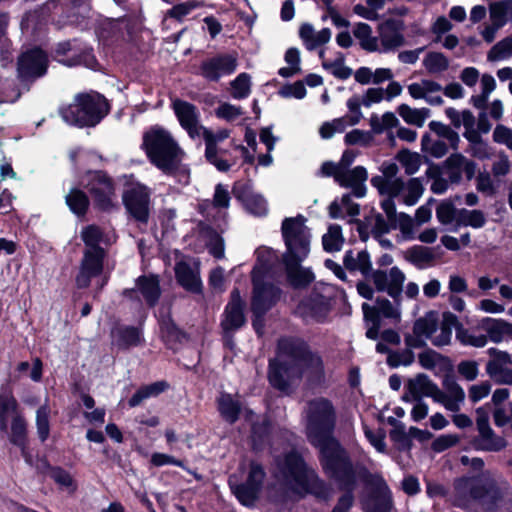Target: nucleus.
I'll use <instances>...</instances> for the list:
<instances>
[{
  "instance_id": "1",
  "label": "nucleus",
  "mask_w": 512,
  "mask_h": 512,
  "mask_svg": "<svg viewBox=\"0 0 512 512\" xmlns=\"http://www.w3.org/2000/svg\"><path fill=\"white\" fill-rule=\"evenodd\" d=\"M336 410L325 397L309 402L306 435L309 443L319 450L321 467L353 461L348 451L333 436L336 426Z\"/></svg>"
},
{
  "instance_id": "34",
  "label": "nucleus",
  "mask_w": 512,
  "mask_h": 512,
  "mask_svg": "<svg viewBox=\"0 0 512 512\" xmlns=\"http://www.w3.org/2000/svg\"><path fill=\"white\" fill-rule=\"evenodd\" d=\"M397 112L407 124L422 127L425 119L429 116L430 110L428 108L413 109L403 103L398 106Z\"/></svg>"
},
{
  "instance_id": "21",
  "label": "nucleus",
  "mask_w": 512,
  "mask_h": 512,
  "mask_svg": "<svg viewBox=\"0 0 512 512\" xmlns=\"http://www.w3.org/2000/svg\"><path fill=\"white\" fill-rule=\"evenodd\" d=\"M406 388L414 400H420L422 396L431 397L438 403H443L446 400V394L424 373H419L414 379H409Z\"/></svg>"
},
{
  "instance_id": "2",
  "label": "nucleus",
  "mask_w": 512,
  "mask_h": 512,
  "mask_svg": "<svg viewBox=\"0 0 512 512\" xmlns=\"http://www.w3.org/2000/svg\"><path fill=\"white\" fill-rule=\"evenodd\" d=\"M306 218L302 214L286 217L281 224L282 239L286 250L283 253L284 273L287 282L294 289L307 288L315 280L310 268L302 262L310 253L311 234L305 226Z\"/></svg>"
},
{
  "instance_id": "40",
  "label": "nucleus",
  "mask_w": 512,
  "mask_h": 512,
  "mask_svg": "<svg viewBox=\"0 0 512 512\" xmlns=\"http://www.w3.org/2000/svg\"><path fill=\"white\" fill-rule=\"evenodd\" d=\"M345 56L342 52H337V57L334 61H322V67L325 70H331L334 77L346 80L352 75V69L345 66Z\"/></svg>"
},
{
  "instance_id": "30",
  "label": "nucleus",
  "mask_w": 512,
  "mask_h": 512,
  "mask_svg": "<svg viewBox=\"0 0 512 512\" xmlns=\"http://www.w3.org/2000/svg\"><path fill=\"white\" fill-rule=\"evenodd\" d=\"M286 371L281 361L270 360L268 380L270 385L282 393L291 392V384L285 375Z\"/></svg>"
},
{
  "instance_id": "26",
  "label": "nucleus",
  "mask_w": 512,
  "mask_h": 512,
  "mask_svg": "<svg viewBox=\"0 0 512 512\" xmlns=\"http://www.w3.org/2000/svg\"><path fill=\"white\" fill-rule=\"evenodd\" d=\"M49 19L48 7H40L26 13L21 21V30L29 37H36L47 26Z\"/></svg>"
},
{
  "instance_id": "42",
  "label": "nucleus",
  "mask_w": 512,
  "mask_h": 512,
  "mask_svg": "<svg viewBox=\"0 0 512 512\" xmlns=\"http://www.w3.org/2000/svg\"><path fill=\"white\" fill-rule=\"evenodd\" d=\"M405 258L413 265L421 267V263L432 262L435 259V255L430 247L414 245L408 249Z\"/></svg>"
},
{
  "instance_id": "8",
  "label": "nucleus",
  "mask_w": 512,
  "mask_h": 512,
  "mask_svg": "<svg viewBox=\"0 0 512 512\" xmlns=\"http://www.w3.org/2000/svg\"><path fill=\"white\" fill-rule=\"evenodd\" d=\"M81 238L86 249L75 281L78 288H86L93 279L101 276L105 251L99 246L103 241V233L98 226L88 225L83 228Z\"/></svg>"
},
{
  "instance_id": "41",
  "label": "nucleus",
  "mask_w": 512,
  "mask_h": 512,
  "mask_svg": "<svg viewBox=\"0 0 512 512\" xmlns=\"http://www.w3.org/2000/svg\"><path fill=\"white\" fill-rule=\"evenodd\" d=\"M423 65L430 74H437L449 68V60L442 52H429L423 60Z\"/></svg>"
},
{
  "instance_id": "56",
  "label": "nucleus",
  "mask_w": 512,
  "mask_h": 512,
  "mask_svg": "<svg viewBox=\"0 0 512 512\" xmlns=\"http://www.w3.org/2000/svg\"><path fill=\"white\" fill-rule=\"evenodd\" d=\"M456 338L460 341L462 345L465 346H473L476 348H482L487 344V336L486 335H472L469 331L463 327L457 328Z\"/></svg>"
},
{
  "instance_id": "50",
  "label": "nucleus",
  "mask_w": 512,
  "mask_h": 512,
  "mask_svg": "<svg viewBox=\"0 0 512 512\" xmlns=\"http://www.w3.org/2000/svg\"><path fill=\"white\" fill-rule=\"evenodd\" d=\"M389 437L399 451H409L413 446L412 437L409 432H406L405 425H399L397 429H391Z\"/></svg>"
},
{
  "instance_id": "19",
  "label": "nucleus",
  "mask_w": 512,
  "mask_h": 512,
  "mask_svg": "<svg viewBox=\"0 0 512 512\" xmlns=\"http://www.w3.org/2000/svg\"><path fill=\"white\" fill-rule=\"evenodd\" d=\"M284 275L283 254L267 246H258V277L278 280Z\"/></svg>"
},
{
  "instance_id": "49",
  "label": "nucleus",
  "mask_w": 512,
  "mask_h": 512,
  "mask_svg": "<svg viewBox=\"0 0 512 512\" xmlns=\"http://www.w3.org/2000/svg\"><path fill=\"white\" fill-rule=\"evenodd\" d=\"M512 56V37L508 36L497 42L488 52L489 61H497Z\"/></svg>"
},
{
  "instance_id": "18",
  "label": "nucleus",
  "mask_w": 512,
  "mask_h": 512,
  "mask_svg": "<svg viewBox=\"0 0 512 512\" xmlns=\"http://www.w3.org/2000/svg\"><path fill=\"white\" fill-rule=\"evenodd\" d=\"M331 311V304L322 294L305 297L296 306L295 314L302 319L311 318L317 323H323Z\"/></svg>"
},
{
  "instance_id": "44",
  "label": "nucleus",
  "mask_w": 512,
  "mask_h": 512,
  "mask_svg": "<svg viewBox=\"0 0 512 512\" xmlns=\"http://www.w3.org/2000/svg\"><path fill=\"white\" fill-rule=\"evenodd\" d=\"M486 373L499 385H512V369L500 367L495 362H487Z\"/></svg>"
},
{
  "instance_id": "63",
  "label": "nucleus",
  "mask_w": 512,
  "mask_h": 512,
  "mask_svg": "<svg viewBox=\"0 0 512 512\" xmlns=\"http://www.w3.org/2000/svg\"><path fill=\"white\" fill-rule=\"evenodd\" d=\"M242 114V110L239 106H235L229 103H222L215 109V115L226 121H233Z\"/></svg>"
},
{
  "instance_id": "53",
  "label": "nucleus",
  "mask_w": 512,
  "mask_h": 512,
  "mask_svg": "<svg viewBox=\"0 0 512 512\" xmlns=\"http://www.w3.org/2000/svg\"><path fill=\"white\" fill-rule=\"evenodd\" d=\"M367 178L368 173L366 168L363 166H356L351 170H343V178L340 186L348 188L349 185L365 183Z\"/></svg>"
},
{
  "instance_id": "48",
  "label": "nucleus",
  "mask_w": 512,
  "mask_h": 512,
  "mask_svg": "<svg viewBox=\"0 0 512 512\" xmlns=\"http://www.w3.org/2000/svg\"><path fill=\"white\" fill-rule=\"evenodd\" d=\"M389 275L390 283L384 292H387L390 297L397 300L402 292L405 274L397 266H394L390 269Z\"/></svg>"
},
{
  "instance_id": "5",
  "label": "nucleus",
  "mask_w": 512,
  "mask_h": 512,
  "mask_svg": "<svg viewBox=\"0 0 512 512\" xmlns=\"http://www.w3.org/2000/svg\"><path fill=\"white\" fill-rule=\"evenodd\" d=\"M328 479L334 481L343 494L338 498L331 512H349L354 504V491L358 481L374 485L376 477L364 465L353 461L321 467Z\"/></svg>"
},
{
  "instance_id": "46",
  "label": "nucleus",
  "mask_w": 512,
  "mask_h": 512,
  "mask_svg": "<svg viewBox=\"0 0 512 512\" xmlns=\"http://www.w3.org/2000/svg\"><path fill=\"white\" fill-rule=\"evenodd\" d=\"M442 90L441 85L433 80L423 79L422 84L412 83L408 86L409 94L414 99H424L426 93H433Z\"/></svg>"
},
{
  "instance_id": "14",
  "label": "nucleus",
  "mask_w": 512,
  "mask_h": 512,
  "mask_svg": "<svg viewBox=\"0 0 512 512\" xmlns=\"http://www.w3.org/2000/svg\"><path fill=\"white\" fill-rule=\"evenodd\" d=\"M171 108L180 126L187 132L190 138L201 137L203 126L200 123V112L194 104L176 98L172 100Z\"/></svg>"
},
{
  "instance_id": "58",
  "label": "nucleus",
  "mask_w": 512,
  "mask_h": 512,
  "mask_svg": "<svg viewBox=\"0 0 512 512\" xmlns=\"http://www.w3.org/2000/svg\"><path fill=\"white\" fill-rule=\"evenodd\" d=\"M408 193L403 197V203L407 206L415 205L424 192V187L419 178H411L407 184Z\"/></svg>"
},
{
  "instance_id": "17",
  "label": "nucleus",
  "mask_w": 512,
  "mask_h": 512,
  "mask_svg": "<svg viewBox=\"0 0 512 512\" xmlns=\"http://www.w3.org/2000/svg\"><path fill=\"white\" fill-rule=\"evenodd\" d=\"M283 296V290L276 284L258 277V338L263 335L264 316L275 307Z\"/></svg>"
},
{
  "instance_id": "57",
  "label": "nucleus",
  "mask_w": 512,
  "mask_h": 512,
  "mask_svg": "<svg viewBox=\"0 0 512 512\" xmlns=\"http://www.w3.org/2000/svg\"><path fill=\"white\" fill-rule=\"evenodd\" d=\"M200 5L196 0L186 1L180 4L173 6L166 13V17L173 18L177 21H182L187 15H189L193 10L198 8Z\"/></svg>"
},
{
  "instance_id": "24",
  "label": "nucleus",
  "mask_w": 512,
  "mask_h": 512,
  "mask_svg": "<svg viewBox=\"0 0 512 512\" xmlns=\"http://www.w3.org/2000/svg\"><path fill=\"white\" fill-rule=\"evenodd\" d=\"M216 402L221 417L230 424L238 420L241 411L244 409V404L238 394L232 395L221 392Z\"/></svg>"
},
{
  "instance_id": "47",
  "label": "nucleus",
  "mask_w": 512,
  "mask_h": 512,
  "mask_svg": "<svg viewBox=\"0 0 512 512\" xmlns=\"http://www.w3.org/2000/svg\"><path fill=\"white\" fill-rule=\"evenodd\" d=\"M230 85L232 97L234 99H244L251 92V77L247 73H241Z\"/></svg>"
},
{
  "instance_id": "31",
  "label": "nucleus",
  "mask_w": 512,
  "mask_h": 512,
  "mask_svg": "<svg viewBox=\"0 0 512 512\" xmlns=\"http://www.w3.org/2000/svg\"><path fill=\"white\" fill-rule=\"evenodd\" d=\"M259 141L265 145L267 152L258 154V166L268 167L273 163L271 152L274 150L276 142L279 140L272 133V126L262 127L258 132Z\"/></svg>"
},
{
  "instance_id": "15",
  "label": "nucleus",
  "mask_w": 512,
  "mask_h": 512,
  "mask_svg": "<svg viewBox=\"0 0 512 512\" xmlns=\"http://www.w3.org/2000/svg\"><path fill=\"white\" fill-rule=\"evenodd\" d=\"M48 66L47 54L40 48L23 52L18 59V75L22 80L42 77Z\"/></svg>"
},
{
  "instance_id": "27",
  "label": "nucleus",
  "mask_w": 512,
  "mask_h": 512,
  "mask_svg": "<svg viewBox=\"0 0 512 512\" xmlns=\"http://www.w3.org/2000/svg\"><path fill=\"white\" fill-rule=\"evenodd\" d=\"M112 344L126 349L138 346L142 341V330L139 327L116 325L111 330Z\"/></svg>"
},
{
  "instance_id": "60",
  "label": "nucleus",
  "mask_w": 512,
  "mask_h": 512,
  "mask_svg": "<svg viewBox=\"0 0 512 512\" xmlns=\"http://www.w3.org/2000/svg\"><path fill=\"white\" fill-rule=\"evenodd\" d=\"M447 356L438 353L437 351L427 348L425 351L419 353L418 360L419 364L427 370L435 368L439 360H446Z\"/></svg>"
},
{
  "instance_id": "29",
  "label": "nucleus",
  "mask_w": 512,
  "mask_h": 512,
  "mask_svg": "<svg viewBox=\"0 0 512 512\" xmlns=\"http://www.w3.org/2000/svg\"><path fill=\"white\" fill-rule=\"evenodd\" d=\"M482 328L487 332L489 339L494 343H500L504 335L512 337V323L503 319L485 317L482 319Z\"/></svg>"
},
{
  "instance_id": "36",
  "label": "nucleus",
  "mask_w": 512,
  "mask_h": 512,
  "mask_svg": "<svg viewBox=\"0 0 512 512\" xmlns=\"http://www.w3.org/2000/svg\"><path fill=\"white\" fill-rule=\"evenodd\" d=\"M344 243L342 228L338 224H331L328 233L322 237L323 249L326 252H338Z\"/></svg>"
},
{
  "instance_id": "12",
  "label": "nucleus",
  "mask_w": 512,
  "mask_h": 512,
  "mask_svg": "<svg viewBox=\"0 0 512 512\" xmlns=\"http://www.w3.org/2000/svg\"><path fill=\"white\" fill-rule=\"evenodd\" d=\"M237 66L235 53H218L200 63L198 74L209 82H218L222 77L233 74Z\"/></svg>"
},
{
  "instance_id": "62",
  "label": "nucleus",
  "mask_w": 512,
  "mask_h": 512,
  "mask_svg": "<svg viewBox=\"0 0 512 512\" xmlns=\"http://www.w3.org/2000/svg\"><path fill=\"white\" fill-rule=\"evenodd\" d=\"M51 477L57 484L67 488L70 492H74L76 490V484L73 480V477L63 468H53L51 471Z\"/></svg>"
},
{
  "instance_id": "16",
  "label": "nucleus",
  "mask_w": 512,
  "mask_h": 512,
  "mask_svg": "<svg viewBox=\"0 0 512 512\" xmlns=\"http://www.w3.org/2000/svg\"><path fill=\"white\" fill-rule=\"evenodd\" d=\"M374 485L368 494L362 498L361 506L364 512H390L392 508V498L387 485L381 476L375 475Z\"/></svg>"
},
{
  "instance_id": "3",
  "label": "nucleus",
  "mask_w": 512,
  "mask_h": 512,
  "mask_svg": "<svg viewBox=\"0 0 512 512\" xmlns=\"http://www.w3.org/2000/svg\"><path fill=\"white\" fill-rule=\"evenodd\" d=\"M143 147L150 162L164 174L182 185L189 183L190 169L183 164L185 152L167 129L151 127L143 135Z\"/></svg>"
},
{
  "instance_id": "25",
  "label": "nucleus",
  "mask_w": 512,
  "mask_h": 512,
  "mask_svg": "<svg viewBox=\"0 0 512 512\" xmlns=\"http://www.w3.org/2000/svg\"><path fill=\"white\" fill-rule=\"evenodd\" d=\"M139 292L149 306H154L161 294L159 279L155 275L140 276L136 281V289L125 291V294L132 297Z\"/></svg>"
},
{
  "instance_id": "32",
  "label": "nucleus",
  "mask_w": 512,
  "mask_h": 512,
  "mask_svg": "<svg viewBox=\"0 0 512 512\" xmlns=\"http://www.w3.org/2000/svg\"><path fill=\"white\" fill-rule=\"evenodd\" d=\"M233 193L249 213L256 214V197L253 193L252 183L237 182L233 188Z\"/></svg>"
},
{
  "instance_id": "59",
  "label": "nucleus",
  "mask_w": 512,
  "mask_h": 512,
  "mask_svg": "<svg viewBox=\"0 0 512 512\" xmlns=\"http://www.w3.org/2000/svg\"><path fill=\"white\" fill-rule=\"evenodd\" d=\"M460 441L458 435L455 434H443L438 436L431 444V449L435 453H442L454 446Z\"/></svg>"
},
{
  "instance_id": "45",
  "label": "nucleus",
  "mask_w": 512,
  "mask_h": 512,
  "mask_svg": "<svg viewBox=\"0 0 512 512\" xmlns=\"http://www.w3.org/2000/svg\"><path fill=\"white\" fill-rule=\"evenodd\" d=\"M60 62L69 67L84 65L85 67L93 70L97 69L98 66L97 59L91 48H85L79 55L66 60H60Z\"/></svg>"
},
{
  "instance_id": "55",
  "label": "nucleus",
  "mask_w": 512,
  "mask_h": 512,
  "mask_svg": "<svg viewBox=\"0 0 512 512\" xmlns=\"http://www.w3.org/2000/svg\"><path fill=\"white\" fill-rule=\"evenodd\" d=\"M457 208L450 200H443L436 208L437 220L442 225H449L454 222Z\"/></svg>"
},
{
  "instance_id": "52",
  "label": "nucleus",
  "mask_w": 512,
  "mask_h": 512,
  "mask_svg": "<svg viewBox=\"0 0 512 512\" xmlns=\"http://www.w3.org/2000/svg\"><path fill=\"white\" fill-rule=\"evenodd\" d=\"M230 135L229 130L227 129H219L215 132L202 127L201 137H203L205 141V150H218L217 144L227 139Z\"/></svg>"
},
{
  "instance_id": "22",
  "label": "nucleus",
  "mask_w": 512,
  "mask_h": 512,
  "mask_svg": "<svg viewBox=\"0 0 512 512\" xmlns=\"http://www.w3.org/2000/svg\"><path fill=\"white\" fill-rule=\"evenodd\" d=\"M175 277L178 284L186 291L194 294L202 293V281L198 266L192 267L185 261H180L175 265Z\"/></svg>"
},
{
  "instance_id": "9",
  "label": "nucleus",
  "mask_w": 512,
  "mask_h": 512,
  "mask_svg": "<svg viewBox=\"0 0 512 512\" xmlns=\"http://www.w3.org/2000/svg\"><path fill=\"white\" fill-rule=\"evenodd\" d=\"M278 349L292 361L301 363L319 378L324 377V363L320 355L313 352L309 344L300 337H284L278 341Z\"/></svg>"
},
{
  "instance_id": "51",
  "label": "nucleus",
  "mask_w": 512,
  "mask_h": 512,
  "mask_svg": "<svg viewBox=\"0 0 512 512\" xmlns=\"http://www.w3.org/2000/svg\"><path fill=\"white\" fill-rule=\"evenodd\" d=\"M373 134L370 131L360 129H353L346 133L344 143L347 146L360 145L362 147H369L373 142Z\"/></svg>"
},
{
  "instance_id": "11",
  "label": "nucleus",
  "mask_w": 512,
  "mask_h": 512,
  "mask_svg": "<svg viewBox=\"0 0 512 512\" xmlns=\"http://www.w3.org/2000/svg\"><path fill=\"white\" fill-rule=\"evenodd\" d=\"M85 187L89 191L95 206L102 211H111L117 207L115 188L112 179L102 171L89 172Z\"/></svg>"
},
{
  "instance_id": "13",
  "label": "nucleus",
  "mask_w": 512,
  "mask_h": 512,
  "mask_svg": "<svg viewBox=\"0 0 512 512\" xmlns=\"http://www.w3.org/2000/svg\"><path fill=\"white\" fill-rule=\"evenodd\" d=\"M244 309L245 302L240 296L239 289L234 288L231 292L230 300L225 306L220 323L223 335L228 340H230V334H234L245 324Z\"/></svg>"
},
{
  "instance_id": "61",
  "label": "nucleus",
  "mask_w": 512,
  "mask_h": 512,
  "mask_svg": "<svg viewBox=\"0 0 512 512\" xmlns=\"http://www.w3.org/2000/svg\"><path fill=\"white\" fill-rule=\"evenodd\" d=\"M482 445L479 447L481 450L490 452H499L506 448L507 441L504 437L498 436L492 431L491 436L481 438Z\"/></svg>"
},
{
  "instance_id": "39",
  "label": "nucleus",
  "mask_w": 512,
  "mask_h": 512,
  "mask_svg": "<svg viewBox=\"0 0 512 512\" xmlns=\"http://www.w3.org/2000/svg\"><path fill=\"white\" fill-rule=\"evenodd\" d=\"M407 175H414L420 168L422 157L417 152H411L407 148L401 149L396 156Z\"/></svg>"
},
{
  "instance_id": "35",
  "label": "nucleus",
  "mask_w": 512,
  "mask_h": 512,
  "mask_svg": "<svg viewBox=\"0 0 512 512\" xmlns=\"http://www.w3.org/2000/svg\"><path fill=\"white\" fill-rule=\"evenodd\" d=\"M490 19L496 28L507 22V16L512 13V0H499L490 4Z\"/></svg>"
},
{
  "instance_id": "64",
  "label": "nucleus",
  "mask_w": 512,
  "mask_h": 512,
  "mask_svg": "<svg viewBox=\"0 0 512 512\" xmlns=\"http://www.w3.org/2000/svg\"><path fill=\"white\" fill-rule=\"evenodd\" d=\"M493 140L496 143L506 145L510 150H512V129L498 124L493 132Z\"/></svg>"
},
{
  "instance_id": "20",
  "label": "nucleus",
  "mask_w": 512,
  "mask_h": 512,
  "mask_svg": "<svg viewBox=\"0 0 512 512\" xmlns=\"http://www.w3.org/2000/svg\"><path fill=\"white\" fill-rule=\"evenodd\" d=\"M229 487L237 500L246 507H254L256 504V466L252 463L245 482H239L237 474H232L228 479Z\"/></svg>"
},
{
  "instance_id": "23",
  "label": "nucleus",
  "mask_w": 512,
  "mask_h": 512,
  "mask_svg": "<svg viewBox=\"0 0 512 512\" xmlns=\"http://www.w3.org/2000/svg\"><path fill=\"white\" fill-rule=\"evenodd\" d=\"M383 31L381 32V44L383 51L387 52L394 50L405 43V38L402 31L405 29L404 21L401 19L390 18L383 24Z\"/></svg>"
},
{
  "instance_id": "28",
  "label": "nucleus",
  "mask_w": 512,
  "mask_h": 512,
  "mask_svg": "<svg viewBox=\"0 0 512 512\" xmlns=\"http://www.w3.org/2000/svg\"><path fill=\"white\" fill-rule=\"evenodd\" d=\"M21 411L18 402L12 392H0V430L4 433L8 432L9 422L15 418Z\"/></svg>"
},
{
  "instance_id": "37",
  "label": "nucleus",
  "mask_w": 512,
  "mask_h": 512,
  "mask_svg": "<svg viewBox=\"0 0 512 512\" xmlns=\"http://www.w3.org/2000/svg\"><path fill=\"white\" fill-rule=\"evenodd\" d=\"M65 199L66 204L74 214L82 216L86 213L89 206V199L83 191L73 188L66 195Z\"/></svg>"
},
{
  "instance_id": "33",
  "label": "nucleus",
  "mask_w": 512,
  "mask_h": 512,
  "mask_svg": "<svg viewBox=\"0 0 512 512\" xmlns=\"http://www.w3.org/2000/svg\"><path fill=\"white\" fill-rule=\"evenodd\" d=\"M438 328V318L434 311H429L424 317L415 320L413 324V334L430 338Z\"/></svg>"
},
{
  "instance_id": "6",
  "label": "nucleus",
  "mask_w": 512,
  "mask_h": 512,
  "mask_svg": "<svg viewBox=\"0 0 512 512\" xmlns=\"http://www.w3.org/2000/svg\"><path fill=\"white\" fill-rule=\"evenodd\" d=\"M453 486L452 505L457 508L466 509L473 500L487 510H493L502 499V492L493 480L481 483L477 477L462 476L454 480Z\"/></svg>"
},
{
  "instance_id": "43",
  "label": "nucleus",
  "mask_w": 512,
  "mask_h": 512,
  "mask_svg": "<svg viewBox=\"0 0 512 512\" xmlns=\"http://www.w3.org/2000/svg\"><path fill=\"white\" fill-rule=\"evenodd\" d=\"M50 407L47 404L41 405L36 411V428L41 442H45L50 434Z\"/></svg>"
},
{
  "instance_id": "38",
  "label": "nucleus",
  "mask_w": 512,
  "mask_h": 512,
  "mask_svg": "<svg viewBox=\"0 0 512 512\" xmlns=\"http://www.w3.org/2000/svg\"><path fill=\"white\" fill-rule=\"evenodd\" d=\"M10 426V436L9 439L11 443L17 445V446H24L26 442V435H27V423L26 420L22 414H18L15 418H13L9 422Z\"/></svg>"
},
{
  "instance_id": "4",
  "label": "nucleus",
  "mask_w": 512,
  "mask_h": 512,
  "mask_svg": "<svg viewBox=\"0 0 512 512\" xmlns=\"http://www.w3.org/2000/svg\"><path fill=\"white\" fill-rule=\"evenodd\" d=\"M284 486L298 499L311 495L327 502L332 496V487L322 479L315 469L309 467L304 457L295 449L287 452L278 464Z\"/></svg>"
},
{
  "instance_id": "10",
  "label": "nucleus",
  "mask_w": 512,
  "mask_h": 512,
  "mask_svg": "<svg viewBox=\"0 0 512 512\" xmlns=\"http://www.w3.org/2000/svg\"><path fill=\"white\" fill-rule=\"evenodd\" d=\"M127 213L137 222L147 224L150 216V190L139 182L128 183L122 194Z\"/></svg>"
},
{
  "instance_id": "54",
  "label": "nucleus",
  "mask_w": 512,
  "mask_h": 512,
  "mask_svg": "<svg viewBox=\"0 0 512 512\" xmlns=\"http://www.w3.org/2000/svg\"><path fill=\"white\" fill-rule=\"evenodd\" d=\"M307 94L304 81L297 80L294 83H286L279 90L278 95L282 98L303 99Z\"/></svg>"
},
{
  "instance_id": "7",
  "label": "nucleus",
  "mask_w": 512,
  "mask_h": 512,
  "mask_svg": "<svg viewBox=\"0 0 512 512\" xmlns=\"http://www.w3.org/2000/svg\"><path fill=\"white\" fill-rule=\"evenodd\" d=\"M109 111L106 99L96 92L78 94L74 103L60 109L62 119L77 127L96 126Z\"/></svg>"
}]
</instances>
